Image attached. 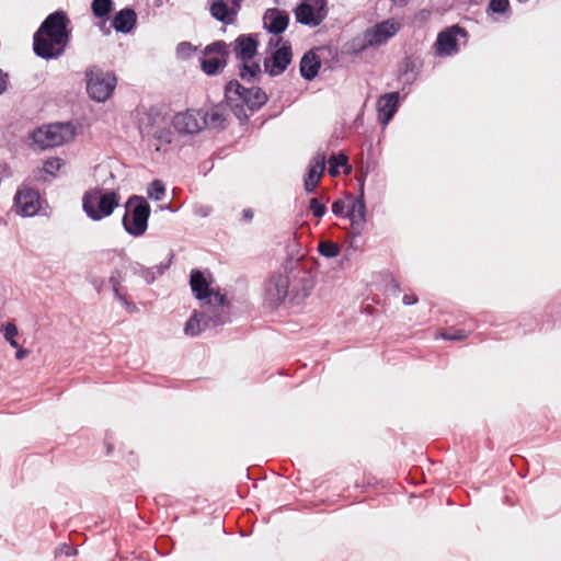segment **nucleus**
Masks as SVG:
<instances>
[{"label":"nucleus","instance_id":"nucleus-39","mask_svg":"<svg viewBox=\"0 0 561 561\" xmlns=\"http://www.w3.org/2000/svg\"><path fill=\"white\" fill-rule=\"evenodd\" d=\"M0 332L3 334L4 340L10 344L11 347L18 346L19 329L13 322L7 321L2 323L0 325Z\"/></svg>","mask_w":561,"mask_h":561},{"label":"nucleus","instance_id":"nucleus-63","mask_svg":"<svg viewBox=\"0 0 561 561\" xmlns=\"http://www.w3.org/2000/svg\"><path fill=\"white\" fill-rule=\"evenodd\" d=\"M253 216H254V213L251 208H244L242 210V218L244 220L250 221V220H252Z\"/></svg>","mask_w":561,"mask_h":561},{"label":"nucleus","instance_id":"nucleus-2","mask_svg":"<svg viewBox=\"0 0 561 561\" xmlns=\"http://www.w3.org/2000/svg\"><path fill=\"white\" fill-rule=\"evenodd\" d=\"M331 210L334 216L348 219L352 227V240L348 244V248L346 249V252L336 261L337 267L343 270L346 265L350 264V253L358 249L355 240L362 234V230L367 222V206H364L362 210L360 206L355 204V198L351 195H347V203L343 198L334 199L331 205Z\"/></svg>","mask_w":561,"mask_h":561},{"label":"nucleus","instance_id":"nucleus-19","mask_svg":"<svg viewBox=\"0 0 561 561\" xmlns=\"http://www.w3.org/2000/svg\"><path fill=\"white\" fill-rule=\"evenodd\" d=\"M290 22V14L285 9L268 8L262 16L263 30L275 38L282 37Z\"/></svg>","mask_w":561,"mask_h":561},{"label":"nucleus","instance_id":"nucleus-11","mask_svg":"<svg viewBox=\"0 0 561 561\" xmlns=\"http://www.w3.org/2000/svg\"><path fill=\"white\" fill-rule=\"evenodd\" d=\"M462 38L466 44L469 38V32L460 24H453L442 28L433 44L434 55L438 58L451 57L459 53V39Z\"/></svg>","mask_w":561,"mask_h":561},{"label":"nucleus","instance_id":"nucleus-16","mask_svg":"<svg viewBox=\"0 0 561 561\" xmlns=\"http://www.w3.org/2000/svg\"><path fill=\"white\" fill-rule=\"evenodd\" d=\"M400 27L401 25L397 20L389 18L367 27L363 32V35L365 36L369 47L376 48L386 45L389 39L397 35Z\"/></svg>","mask_w":561,"mask_h":561},{"label":"nucleus","instance_id":"nucleus-21","mask_svg":"<svg viewBox=\"0 0 561 561\" xmlns=\"http://www.w3.org/2000/svg\"><path fill=\"white\" fill-rule=\"evenodd\" d=\"M327 154L318 150L310 159L304 174V190L307 194L316 192L317 185L325 171Z\"/></svg>","mask_w":561,"mask_h":561},{"label":"nucleus","instance_id":"nucleus-54","mask_svg":"<svg viewBox=\"0 0 561 561\" xmlns=\"http://www.w3.org/2000/svg\"><path fill=\"white\" fill-rule=\"evenodd\" d=\"M320 49L328 51L329 56L331 57V61L327 68L333 70L335 66L340 62V58L343 57L341 54V49H337L336 47L331 45L323 46Z\"/></svg>","mask_w":561,"mask_h":561},{"label":"nucleus","instance_id":"nucleus-43","mask_svg":"<svg viewBox=\"0 0 561 561\" xmlns=\"http://www.w3.org/2000/svg\"><path fill=\"white\" fill-rule=\"evenodd\" d=\"M113 294L115 299H117L122 304V306L128 313H135L138 311V308L135 305V302L127 296L126 289L124 290L114 288Z\"/></svg>","mask_w":561,"mask_h":561},{"label":"nucleus","instance_id":"nucleus-55","mask_svg":"<svg viewBox=\"0 0 561 561\" xmlns=\"http://www.w3.org/2000/svg\"><path fill=\"white\" fill-rule=\"evenodd\" d=\"M87 279L93 286L98 294H101L107 284V280L105 278L93 274H89L87 276Z\"/></svg>","mask_w":561,"mask_h":561},{"label":"nucleus","instance_id":"nucleus-46","mask_svg":"<svg viewBox=\"0 0 561 561\" xmlns=\"http://www.w3.org/2000/svg\"><path fill=\"white\" fill-rule=\"evenodd\" d=\"M174 256V252L171 250L168 254V259L165 262H161L152 267H148L151 271L152 275L154 276V280L159 276L163 275L170 268V266L173 263Z\"/></svg>","mask_w":561,"mask_h":561},{"label":"nucleus","instance_id":"nucleus-59","mask_svg":"<svg viewBox=\"0 0 561 561\" xmlns=\"http://www.w3.org/2000/svg\"><path fill=\"white\" fill-rule=\"evenodd\" d=\"M108 21H104L102 22V20H98V22L95 23V26L99 27V30L103 33V35L105 36H108L111 34V26H106V23Z\"/></svg>","mask_w":561,"mask_h":561},{"label":"nucleus","instance_id":"nucleus-51","mask_svg":"<svg viewBox=\"0 0 561 561\" xmlns=\"http://www.w3.org/2000/svg\"><path fill=\"white\" fill-rule=\"evenodd\" d=\"M309 210L313 217L322 218L327 214L328 208L324 202L313 197L309 201Z\"/></svg>","mask_w":561,"mask_h":561},{"label":"nucleus","instance_id":"nucleus-49","mask_svg":"<svg viewBox=\"0 0 561 561\" xmlns=\"http://www.w3.org/2000/svg\"><path fill=\"white\" fill-rule=\"evenodd\" d=\"M437 336L446 341H462L467 337V332L462 329H449L439 332Z\"/></svg>","mask_w":561,"mask_h":561},{"label":"nucleus","instance_id":"nucleus-26","mask_svg":"<svg viewBox=\"0 0 561 561\" xmlns=\"http://www.w3.org/2000/svg\"><path fill=\"white\" fill-rule=\"evenodd\" d=\"M251 87L243 85L238 79H230L225 83L224 96L226 103L242 104L251 112Z\"/></svg>","mask_w":561,"mask_h":561},{"label":"nucleus","instance_id":"nucleus-1","mask_svg":"<svg viewBox=\"0 0 561 561\" xmlns=\"http://www.w3.org/2000/svg\"><path fill=\"white\" fill-rule=\"evenodd\" d=\"M72 37L68 13L58 9L49 13L33 34L34 55L44 60H55L65 54Z\"/></svg>","mask_w":561,"mask_h":561},{"label":"nucleus","instance_id":"nucleus-38","mask_svg":"<svg viewBox=\"0 0 561 561\" xmlns=\"http://www.w3.org/2000/svg\"><path fill=\"white\" fill-rule=\"evenodd\" d=\"M126 270L122 267V261L119 260V265L115 266L111 271V275L107 279V284L111 286L112 290L116 289H126V287L122 286V283L126 280Z\"/></svg>","mask_w":561,"mask_h":561},{"label":"nucleus","instance_id":"nucleus-50","mask_svg":"<svg viewBox=\"0 0 561 561\" xmlns=\"http://www.w3.org/2000/svg\"><path fill=\"white\" fill-rule=\"evenodd\" d=\"M153 138L162 145L173 142V131L170 127H160L153 133Z\"/></svg>","mask_w":561,"mask_h":561},{"label":"nucleus","instance_id":"nucleus-24","mask_svg":"<svg viewBox=\"0 0 561 561\" xmlns=\"http://www.w3.org/2000/svg\"><path fill=\"white\" fill-rule=\"evenodd\" d=\"M228 107L225 99L219 103L213 104L210 111L204 108L197 110V115L203 122L205 128H215L218 130H225V122L227 119L226 108Z\"/></svg>","mask_w":561,"mask_h":561},{"label":"nucleus","instance_id":"nucleus-4","mask_svg":"<svg viewBox=\"0 0 561 561\" xmlns=\"http://www.w3.org/2000/svg\"><path fill=\"white\" fill-rule=\"evenodd\" d=\"M121 194L114 188L95 187L82 196V210L93 221L110 217L119 206Z\"/></svg>","mask_w":561,"mask_h":561},{"label":"nucleus","instance_id":"nucleus-29","mask_svg":"<svg viewBox=\"0 0 561 561\" xmlns=\"http://www.w3.org/2000/svg\"><path fill=\"white\" fill-rule=\"evenodd\" d=\"M237 70L238 77L240 80L244 81L248 84H257L262 80V76L264 73V68L262 69L259 60L253 59H243L238 60Z\"/></svg>","mask_w":561,"mask_h":561},{"label":"nucleus","instance_id":"nucleus-14","mask_svg":"<svg viewBox=\"0 0 561 561\" xmlns=\"http://www.w3.org/2000/svg\"><path fill=\"white\" fill-rule=\"evenodd\" d=\"M44 202L37 188L22 183L14 194L13 207L21 217H34L39 214Z\"/></svg>","mask_w":561,"mask_h":561},{"label":"nucleus","instance_id":"nucleus-12","mask_svg":"<svg viewBox=\"0 0 561 561\" xmlns=\"http://www.w3.org/2000/svg\"><path fill=\"white\" fill-rule=\"evenodd\" d=\"M328 0H299L293 9L296 23L318 27L328 16Z\"/></svg>","mask_w":561,"mask_h":561},{"label":"nucleus","instance_id":"nucleus-45","mask_svg":"<svg viewBox=\"0 0 561 561\" xmlns=\"http://www.w3.org/2000/svg\"><path fill=\"white\" fill-rule=\"evenodd\" d=\"M228 107L231 110L236 118L239 121L241 126H247L250 123V116L245 112V106L237 103H227Z\"/></svg>","mask_w":561,"mask_h":561},{"label":"nucleus","instance_id":"nucleus-53","mask_svg":"<svg viewBox=\"0 0 561 561\" xmlns=\"http://www.w3.org/2000/svg\"><path fill=\"white\" fill-rule=\"evenodd\" d=\"M78 553V550L76 547L71 546L70 543H60L54 551V558L57 560L60 557H73Z\"/></svg>","mask_w":561,"mask_h":561},{"label":"nucleus","instance_id":"nucleus-58","mask_svg":"<svg viewBox=\"0 0 561 561\" xmlns=\"http://www.w3.org/2000/svg\"><path fill=\"white\" fill-rule=\"evenodd\" d=\"M419 298L415 294H405L402 298V302L405 306H413L417 304Z\"/></svg>","mask_w":561,"mask_h":561},{"label":"nucleus","instance_id":"nucleus-13","mask_svg":"<svg viewBox=\"0 0 561 561\" xmlns=\"http://www.w3.org/2000/svg\"><path fill=\"white\" fill-rule=\"evenodd\" d=\"M290 283L285 272H274L264 283L263 298L267 308L277 309L288 298L290 300Z\"/></svg>","mask_w":561,"mask_h":561},{"label":"nucleus","instance_id":"nucleus-6","mask_svg":"<svg viewBox=\"0 0 561 561\" xmlns=\"http://www.w3.org/2000/svg\"><path fill=\"white\" fill-rule=\"evenodd\" d=\"M76 135L77 129L71 122H56L36 127L30 131L28 138L34 148L46 150L71 141Z\"/></svg>","mask_w":561,"mask_h":561},{"label":"nucleus","instance_id":"nucleus-28","mask_svg":"<svg viewBox=\"0 0 561 561\" xmlns=\"http://www.w3.org/2000/svg\"><path fill=\"white\" fill-rule=\"evenodd\" d=\"M107 255L115 253L119 256L122 261V267L128 268L134 275L140 276L144 278L145 283L151 285L154 283V276L151 271L145 265L140 264L137 261H133L125 252L124 249H113L105 251Z\"/></svg>","mask_w":561,"mask_h":561},{"label":"nucleus","instance_id":"nucleus-56","mask_svg":"<svg viewBox=\"0 0 561 561\" xmlns=\"http://www.w3.org/2000/svg\"><path fill=\"white\" fill-rule=\"evenodd\" d=\"M9 87V75L0 68V95L4 94Z\"/></svg>","mask_w":561,"mask_h":561},{"label":"nucleus","instance_id":"nucleus-20","mask_svg":"<svg viewBox=\"0 0 561 561\" xmlns=\"http://www.w3.org/2000/svg\"><path fill=\"white\" fill-rule=\"evenodd\" d=\"M230 50L237 60L253 59L259 54L260 34L243 33L230 44Z\"/></svg>","mask_w":561,"mask_h":561},{"label":"nucleus","instance_id":"nucleus-47","mask_svg":"<svg viewBox=\"0 0 561 561\" xmlns=\"http://www.w3.org/2000/svg\"><path fill=\"white\" fill-rule=\"evenodd\" d=\"M210 304L208 306H215L219 308L230 307L226 294L221 293L220 288L210 289Z\"/></svg>","mask_w":561,"mask_h":561},{"label":"nucleus","instance_id":"nucleus-23","mask_svg":"<svg viewBox=\"0 0 561 561\" xmlns=\"http://www.w3.org/2000/svg\"><path fill=\"white\" fill-rule=\"evenodd\" d=\"M197 110H186L176 113L172 119V126L180 136L195 135L204 129L198 122Z\"/></svg>","mask_w":561,"mask_h":561},{"label":"nucleus","instance_id":"nucleus-34","mask_svg":"<svg viewBox=\"0 0 561 561\" xmlns=\"http://www.w3.org/2000/svg\"><path fill=\"white\" fill-rule=\"evenodd\" d=\"M329 173L332 176L340 174V169H344L346 172H351V165L348 164L347 156L340 151L330 156L329 160Z\"/></svg>","mask_w":561,"mask_h":561},{"label":"nucleus","instance_id":"nucleus-40","mask_svg":"<svg viewBox=\"0 0 561 561\" xmlns=\"http://www.w3.org/2000/svg\"><path fill=\"white\" fill-rule=\"evenodd\" d=\"M318 253L325 259H336L340 256V247L331 241H321L317 247Z\"/></svg>","mask_w":561,"mask_h":561},{"label":"nucleus","instance_id":"nucleus-17","mask_svg":"<svg viewBox=\"0 0 561 561\" xmlns=\"http://www.w3.org/2000/svg\"><path fill=\"white\" fill-rule=\"evenodd\" d=\"M244 0H208L210 16L221 23V32L227 25L234 24Z\"/></svg>","mask_w":561,"mask_h":561},{"label":"nucleus","instance_id":"nucleus-60","mask_svg":"<svg viewBox=\"0 0 561 561\" xmlns=\"http://www.w3.org/2000/svg\"><path fill=\"white\" fill-rule=\"evenodd\" d=\"M104 444L106 447V456H110L114 450V445L111 442V435L108 432H106Z\"/></svg>","mask_w":561,"mask_h":561},{"label":"nucleus","instance_id":"nucleus-33","mask_svg":"<svg viewBox=\"0 0 561 561\" xmlns=\"http://www.w3.org/2000/svg\"><path fill=\"white\" fill-rule=\"evenodd\" d=\"M488 16L497 20L495 15L503 16L505 20L512 16L510 0H489L485 9Z\"/></svg>","mask_w":561,"mask_h":561},{"label":"nucleus","instance_id":"nucleus-36","mask_svg":"<svg viewBox=\"0 0 561 561\" xmlns=\"http://www.w3.org/2000/svg\"><path fill=\"white\" fill-rule=\"evenodd\" d=\"M65 160L59 157H50L44 160L43 167L38 173L47 174L50 178H57V172L65 165Z\"/></svg>","mask_w":561,"mask_h":561},{"label":"nucleus","instance_id":"nucleus-32","mask_svg":"<svg viewBox=\"0 0 561 561\" xmlns=\"http://www.w3.org/2000/svg\"><path fill=\"white\" fill-rule=\"evenodd\" d=\"M115 10L114 0H92L91 12L96 20L110 21Z\"/></svg>","mask_w":561,"mask_h":561},{"label":"nucleus","instance_id":"nucleus-27","mask_svg":"<svg viewBox=\"0 0 561 561\" xmlns=\"http://www.w3.org/2000/svg\"><path fill=\"white\" fill-rule=\"evenodd\" d=\"M320 48H311L304 53L299 61V75L307 81H313L320 73L323 65L322 59L317 54Z\"/></svg>","mask_w":561,"mask_h":561},{"label":"nucleus","instance_id":"nucleus-22","mask_svg":"<svg viewBox=\"0 0 561 561\" xmlns=\"http://www.w3.org/2000/svg\"><path fill=\"white\" fill-rule=\"evenodd\" d=\"M424 61L420 57L407 55L398 65V80L403 81L402 91L411 87L419 78Z\"/></svg>","mask_w":561,"mask_h":561},{"label":"nucleus","instance_id":"nucleus-62","mask_svg":"<svg viewBox=\"0 0 561 561\" xmlns=\"http://www.w3.org/2000/svg\"><path fill=\"white\" fill-rule=\"evenodd\" d=\"M159 209L162 210V211L163 210H168L170 213H176L180 209V207L179 206H173L171 204H165V205H160Z\"/></svg>","mask_w":561,"mask_h":561},{"label":"nucleus","instance_id":"nucleus-61","mask_svg":"<svg viewBox=\"0 0 561 561\" xmlns=\"http://www.w3.org/2000/svg\"><path fill=\"white\" fill-rule=\"evenodd\" d=\"M195 214H196V215H198V216H201V217H203V218H205V217L209 216V214H210V207H208V206H201V207H198V208L195 210Z\"/></svg>","mask_w":561,"mask_h":561},{"label":"nucleus","instance_id":"nucleus-52","mask_svg":"<svg viewBox=\"0 0 561 561\" xmlns=\"http://www.w3.org/2000/svg\"><path fill=\"white\" fill-rule=\"evenodd\" d=\"M147 119V126L153 127L159 121L164 118L161 108L157 106H150L145 113Z\"/></svg>","mask_w":561,"mask_h":561},{"label":"nucleus","instance_id":"nucleus-41","mask_svg":"<svg viewBox=\"0 0 561 561\" xmlns=\"http://www.w3.org/2000/svg\"><path fill=\"white\" fill-rule=\"evenodd\" d=\"M198 47L191 42L183 41L176 45L175 55L179 60H188L197 51Z\"/></svg>","mask_w":561,"mask_h":561},{"label":"nucleus","instance_id":"nucleus-8","mask_svg":"<svg viewBox=\"0 0 561 561\" xmlns=\"http://www.w3.org/2000/svg\"><path fill=\"white\" fill-rule=\"evenodd\" d=\"M294 53L291 43L283 37L270 38L267 42V55L263 59L264 73L271 78L283 75L293 61Z\"/></svg>","mask_w":561,"mask_h":561},{"label":"nucleus","instance_id":"nucleus-44","mask_svg":"<svg viewBox=\"0 0 561 561\" xmlns=\"http://www.w3.org/2000/svg\"><path fill=\"white\" fill-rule=\"evenodd\" d=\"M174 542L173 540L168 536H161L158 538L154 549L158 554L165 557L171 553L173 550Z\"/></svg>","mask_w":561,"mask_h":561},{"label":"nucleus","instance_id":"nucleus-18","mask_svg":"<svg viewBox=\"0 0 561 561\" xmlns=\"http://www.w3.org/2000/svg\"><path fill=\"white\" fill-rule=\"evenodd\" d=\"M214 282V276L208 270L193 268L190 272L188 284L192 295L202 307L210 304L209 294Z\"/></svg>","mask_w":561,"mask_h":561},{"label":"nucleus","instance_id":"nucleus-10","mask_svg":"<svg viewBox=\"0 0 561 561\" xmlns=\"http://www.w3.org/2000/svg\"><path fill=\"white\" fill-rule=\"evenodd\" d=\"M230 45L224 39H215L207 44L198 58L199 68L208 77L219 76L229 64Z\"/></svg>","mask_w":561,"mask_h":561},{"label":"nucleus","instance_id":"nucleus-57","mask_svg":"<svg viewBox=\"0 0 561 561\" xmlns=\"http://www.w3.org/2000/svg\"><path fill=\"white\" fill-rule=\"evenodd\" d=\"M14 348H15V358L18 360H23V359H25L30 355V350L21 346L20 343Z\"/></svg>","mask_w":561,"mask_h":561},{"label":"nucleus","instance_id":"nucleus-3","mask_svg":"<svg viewBox=\"0 0 561 561\" xmlns=\"http://www.w3.org/2000/svg\"><path fill=\"white\" fill-rule=\"evenodd\" d=\"M286 277L290 283V304L299 305L310 296L314 285L316 275L300 259L287 256L283 264Z\"/></svg>","mask_w":561,"mask_h":561},{"label":"nucleus","instance_id":"nucleus-64","mask_svg":"<svg viewBox=\"0 0 561 561\" xmlns=\"http://www.w3.org/2000/svg\"><path fill=\"white\" fill-rule=\"evenodd\" d=\"M210 162L209 161H204L202 164H201V170L208 172L211 168H213V164L208 165Z\"/></svg>","mask_w":561,"mask_h":561},{"label":"nucleus","instance_id":"nucleus-37","mask_svg":"<svg viewBox=\"0 0 561 561\" xmlns=\"http://www.w3.org/2000/svg\"><path fill=\"white\" fill-rule=\"evenodd\" d=\"M165 183L160 179H154L147 186V196L149 199L160 202L165 196Z\"/></svg>","mask_w":561,"mask_h":561},{"label":"nucleus","instance_id":"nucleus-31","mask_svg":"<svg viewBox=\"0 0 561 561\" xmlns=\"http://www.w3.org/2000/svg\"><path fill=\"white\" fill-rule=\"evenodd\" d=\"M368 48L370 47L362 33L360 35L354 36L350 41L345 42L341 47V54L343 57H352V61H354L356 59H362L364 51Z\"/></svg>","mask_w":561,"mask_h":561},{"label":"nucleus","instance_id":"nucleus-42","mask_svg":"<svg viewBox=\"0 0 561 561\" xmlns=\"http://www.w3.org/2000/svg\"><path fill=\"white\" fill-rule=\"evenodd\" d=\"M368 175V171L366 170L362 175L356 178L357 182V193L355 196V204L357 206H360V209L363 210L364 206H366V198H365V183Z\"/></svg>","mask_w":561,"mask_h":561},{"label":"nucleus","instance_id":"nucleus-7","mask_svg":"<svg viewBox=\"0 0 561 561\" xmlns=\"http://www.w3.org/2000/svg\"><path fill=\"white\" fill-rule=\"evenodd\" d=\"M84 81L87 94L98 103H104L111 99L117 85L115 72L105 71L98 65H92L85 69Z\"/></svg>","mask_w":561,"mask_h":561},{"label":"nucleus","instance_id":"nucleus-5","mask_svg":"<svg viewBox=\"0 0 561 561\" xmlns=\"http://www.w3.org/2000/svg\"><path fill=\"white\" fill-rule=\"evenodd\" d=\"M125 213L122 217L124 231L133 237H142L149 226L151 206L142 195L131 194L124 204Z\"/></svg>","mask_w":561,"mask_h":561},{"label":"nucleus","instance_id":"nucleus-48","mask_svg":"<svg viewBox=\"0 0 561 561\" xmlns=\"http://www.w3.org/2000/svg\"><path fill=\"white\" fill-rule=\"evenodd\" d=\"M208 321L211 327H219L230 322L231 319L228 312L214 310L211 313H208Z\"/></svg>","mask_w":561,"mask_h":561},{"label":"nucleus","instance_id":"nucleus-9","mask_svg":"<svg viewBox=\"0 0 561 561\" xmlns=\"http://www.w3.org/2000/svg\"><path fill=\"white\" fill-rule=\"evenodd\" d=\"M545 317L546 319H539L537 314L524 312L514 321V328L523 329V333L527 334L534 332L536 329L548 332L557 324H561V294L556 296L546 307Z\"/></svg>","mask_w":561,"mask_h":561},{"label":"nucleus","instance_id":"nucleus-25","mask_svg":"<svg viewBox=\"0 0 561 561\" xmlns=\"http://www.w3.org/2000/svg\"><path fill=\"white\" fill-rule=\"evenodd\" d=\"M110 21L111 27L117 33L127 35L131 34L137 28L138 15L131 5H126L116 11Z\"/></svg>","mask_w":561,"mask_h":561},{"label":"nucleus","instance_id":"nucleus-15","mask_svg":"<svg viewBox=\"0 0 561 561\" xmlns=\"http://www.w3.org/2000/svg\"><path fill=\"white\" fill-rule=\"evenodd\" d=\"M409 92L401 95L399 91H390L380 94L376 102L377 121L386 128L399 112L400 106Z\"/></svg>","mask_w":561,"mask_h":561},{"label":"nucleus","instance_id":"nucleus-35","mask_svg":"<svg viewBox=\"0 0 561 561\" xmlns=\"http://www.w3.org/2000/svg\"><path fill=\"white\" fill-rule=\"evenodd\" d=\"M251 95H250V105H251V113L259 112L262 107H264L270 98L268 94L265 92L263 88H261L257 84L251 85Z\"/></svg>","mask_w":561,"mask_h":561},{"label":"nucleus","instance_id":"nucleus-30","mask_svg":"<svg viewBox=\"0 0 561 561\" xmlns=\"http://www.w3.org/2000/svg\"><path fill=\"white\" fill-rule=\"evenodd\" d=\"M210 327L211 325L208 321V313L194 309L184 323L183 332L187 336L195 337L201 335Z\"/></svg>","mask_w":561,"mask_h":561}]
</instances>
